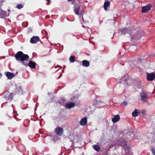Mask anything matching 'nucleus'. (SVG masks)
I'll return each mask as SVG.
<instances>
[{"label":"nucleus","instance_id":"30","mask_svg":"<svg viewBox=\"0 0 155 155\" xmlns=\"http://www.w3.org/2000/svg\"><path fill=\"white\" fill-rule=\"evenodd\" d=\"M63 68H65V66H63Z\"/></svg>","mask_w":155,"mask_h":155},{"label":"nucleus","instance_id":"20","mask_svg":"<svg viewBox=\"0 0 155 155\" xmlns=\"http://www.w3.org/2000/svg\"><path fill=\"white\" fill-rule=\"evenodd\" d=\"M92 147L97 152H99L100 150V148L98 145H93Z\"/></svg>","mask_w":155,"mask_h":155},{"label":"nucleus","instance_id":"1","mask_svg":"<svg viewBox=\"0 0 155 155\" xmlns=\"http://www.w3.org/2000/svg\"><path fill=\"white\" fill-rule=\"evenodd\" d=\"M121 32V33L124 34H125L127 32L129 33L133 39H139L142 35L140 31L130 30L129 29L126 28L122 29Z\"/></svg>","mask_w":155,"mask_h":155},{"label":"nucleus","instance_id":"16","mask_svg":"<svg viewBox=\"0 0 155 155\" xmlns=\"http://www.w3.org/2000/svg\"><path fill=\"white\" fill-rule=\"evenodd\" d=\"M110 2L109 1H106L104 3V10L107 11L108 9V7L110 6Z\"/></svg>","mask_w":155,"mask_h":155},{"label":"nucleus","instance_id":"14","mask_svg":"<svg viewBox=\"0 0 155 155\" xmlns=\"http://www.w3.org/2000/svg\"><path fill=\"white\" fill-rule=\"evenodd\" d=\"M140 113V111L139 110L136 109L132 113V116L134 117H136L138 116Z\"/></svg>","mask_w":155,"mask_h":155},{"label":"nucleus","instance_id":"12","mask_svg":"<svg viewBox=\"0 0 155 155\" xmlns=\"http://www.w3.org/2000/svg\"><path fill=\"white\" fill-rule=\"evenodd\" d=\"M120 119V117L119 115L114 116L112 118V121L113 123H115L118 121Z\"/></svg>","mask_w":155,"mask_h":155},{"label":"nucleus","instance_id":"18","mask_svg":"<svg viewBox=\"0 0 155 155\" xmlns=\"http://www.w3.org/2000/svg\"><path fill=\"white\" fill-rule=\"evenodd\" d=\"M28 65L30 67L32 68H34L35 67L36 63L32 61H30Z\"/></svg>","mask_w":155,"mask_h":155},{"label":"nucleus","instance_id":"5","mask_svg":"<svg viewBox=\"0 0 155 155\" xmlns=\"http://www.w3.org/2000/svg\"><path fill=\"white\" fill-rule=\"evenodd\" d=\"M13 97L12 94V93L8 92L5 93L4 98L6 100L10 101L12 100Z\"/></svg>","mask_w":155,"mask_h":155},{"label":"nucleus","instance_id":"25","mask_svg":"<svg viewBox=\"0 0 155 155\" xmlns=\"http://www.w3.org/2000/svg\"><path fill=\"white\" fill-rule=\"evenodd\" d=\"M151 151L153 155H155V150L153 148L151 149Z\"/></svg>","mask_w":155,"mask_h":155},{"label":"nucleus","instance_id":"7","mask_svg":"<svg viewBox=\"0 0 155 155\" xmlns=\"http://www.w3.org/2000/svg\"><path fill=\"white\" fill-rule=\"evenodd\" d=\"M147 78L148 81H152L155 78V74L153 73H148Z\"/></svg>","mask_w":155,"mask_h":155},{"label":"nucleus","instance_id":"15","mask_svg":"<svg viewBox=\"0 0 155 155\" xmlns=\"http://www.w3.org/2000/svg\"><path fill=\"white\" fill-rule=\"evenodd\" d=\"M74 12L77 15H79V11L80 10V6L79 5H75L74 6Z\"/></svg>","mask_w":155,"mask_h":155},{"label":"nucleus","instance_id":"24","mask_svg":"<svg viewBox=\"0 0 155 155\" xmlns=\"http://www.w3.org/2000/svg\"><path fill=\"white\" fill-rule=\"evenodd\" d=\"M122 104H123L124 106H126L127 104V101H124V102L122 103Z\"/></svg>","mask_w":155,"mask_h":155},{"label":"nucleus","instance_id":"3","mask_svg":"<svg viewBox=\"0 0 155 155\" xmlns=\"http://www.w3.org/2000/svg\"><path fill=\"white\" fill-rule=\"evenodd\" d=\"M140 97L141 100L143 102H145L146 101V99L148 97V96L147 93L144 91H142L140 93Z\"/></svg>","mask_w":155,"mask_h":155},{"label":"nucleus","instance_id":"4","mask_svg":"<svg viewBox=\"0 0 155 155\" xmlns=\"http://www.w3.org/2000/svg\"><path fill=\"white\" fill-rule=\"evenodd\" d=\"M119 144L124 148L127 151H126V152L127 153L129 149V147L127 144L126 141L123 139H121L120 140Z\"/></svg>","mask_w":155,"mask_h":155},{"label":"nucleus","instance_id":"10","mask_svg":"<svg viewBox=\"0 0 155 155\" xmlns=\"http://www.w3.org/2000/svg\"><path fill=\"white\" fill-rule=\"evenodd\" d=\"M5 75L9 79H12L15 76V74L13 73L7 72L5 73Z\"/></svg>","mask_w":155,"mask_h":155},{"label":"nucleus","instance_id":"22","mask_svg":"<svg viewBox=\"0 0 155 155\" xmlns=\"http://www.w3.org/2000/svg\"><path fill=\"white\" fill-rule=\"evenodd\" d=\"M48 139H49V141H50L51 140V136H48L46 137L45 139V141H46L47 142H48V141H47V140Z\"/></svg>","mask_w":155,"mask_h":155},{"label":"nucleus","instance_id":"13","mask_svg":"<svg viewBox=\"0 0 155 155\" xmlns=\"http://www.w3.org/2000/svg\"><path fill=\"white\" fill-rule=\"evenodd\" d=\"M75 105L74 103H67L65 105V107L66 108L70 109L74 107Z\"/></svg>","mask_w":155,"mask_h":155},{"label":"nucleus","instance_id":"29","mask_svg":"<svg viewBox=\"0 0 155 155\" xmlns=\"http://www.w3.org/2000/svg\"><path fill=\"white\" fill-rule=\"evenodd\" d=\"M60 67L61 68V67H60V66H56V67H55V68H56L57 67Z\"/></svg>","mask_w":155,"mask_h":155},{"label":"nucleus","instance_id":"26","mask_svg":"<svg viewBox=\"0 0 155 155\" xmlns=\"http://www.w3.org/2000/svg\"><path fill=\"white\" fill-rule=\"evenodd\" d=\"M46 1L48 2L47 3V5H49L50 2V0H46Z\"/></svg>","mask_w":155,"mask_h":155},{"label":"nucleus","instance_id":"2","mask_svg":"<svg viewBox=\"0 0 155 155\" xmlns=\"http://www.w3.org/2000/svg\"><path fill=\"white\" fill-rule=\"evenodd\" d=\"M16 59L18 61H21L24 65H26L24 62L29 58V56L27 54H24L21 51H19L15 55Z\"/></svg>","mask_w":155,"mask_h":155},{"label":"nucleus","instance_id":"21","mask_svg":"<svg viewBox=\"0 0 155 155\" xmlns=\"http://www.w3.org/2000/svg\"><path fill=\"white\" fill-rule=\"evenodd\" d=\"M69 60L71 62H74L75 61V58L74 56H71L69 58Z\"/></svg>","mask_w":155,"mask_h":155},{"label":"nucleus","instance_id":"31","mask_svg":"<svg viewBox=\"0 0 155 155\" xmlns=\"http://www.w3.org/2000/svg\"><path fill=\"white\" fill-rule=\"evenodd\" d=\"M139 61H140V62H141V61L140 59H139Z\"/></svg>","mask_w":155,"mask_h":155},{"label":"nucleus","instance_id":"8","mask_svg":"<svg viewBox=\"0 0 155 155\" xmlns=\"http://www.w3.org/2000/svg\"><path fill=\"white\" fill-rule=\"evenodd\" d=\"M55 131L57 134L61 135L63 134V130L62 128L60 127H57L55 128Z\"/></svg>","mask_w":155,"mask_h":155},{"label":"nucleus","instance_id":"9","mask_svg":"<svg viewBox=\"0 0 155 155\" xmlns=\"http://www.w3.org/2000/svg\"><path fill=\"white\" fill-rule=\"evenodd\" d=\"M39 40V38L38 36H33L30 39V42L31 43H35L38 42Z\"/></svg>","mask_w":155,"mask_h":155},{"label":"nucleus","instance_id":"28","mask_svg":"<svg viewBox=\"0 0 155 155\" xmlns=\"http://www.w3.org/2000/svg\"><path fill=\"white\" fill-rule=\"evenodd\" d=\"M141 113L142 114H144V111H142Z\"/></svg>","mask_w":155,"mask_h":155},{"label":"nucleus","instance_id":"6","mask_svg":"<svg viewBox=\"0 0 155 155\" xmlns=\"http://www.w3.org/2000/svg\"><path fill=\"white\" fill-rule=\"evenodd\" d=\"M152 7V6L150 4L143 7L142 8V12L143 13H145L150 11Z\"/></svg>","mask_w":155,"mask_h":155},{"label":"nucleus","instance_id":"19","mask_svg":"<svg viewBox=\"0 0 155 155\" xmlns=\"http://www.w3.org/2000/svg\"><path fill=\"white\" fill-rule=\"evenodd\" d=\"M16 91L18 92V94H21L23 93V90L20 86H18L15 89Z\"/></svg>","mask_w":155,"mask_h":155},{"label":"nucleus","instance_id":"23","mask_svg":"<svg viewBox=\"0 0 155 155\" xmlns=\"http://www.w3.org/2000/svg\"><path fill=\"white\" fill-rule=\"evenodd\" d=\"M16 7L18 9H20L23 7V6L21 4H19L17 5Z\"/></svg>","mask_w":155,"mask_h":155},{"label":"nucleus","instance_id":"27","mask_svg":"<svg viewBox=\"0 0 155 155\" xmlns=\"http://www.w3.org/2000/svg\"><path fill=\"white\" fill-rule=\"evenodd\" d=\"M48 95H51V93H50V92H48Z\"/></svg>","mask_w":155,"mask_h":155},{"label":"nucleus","instance_id":"11","mask_svg":"<svg viewBox=\"0 0 155 155\" xmlns=\"http://www.w3.org/2000/svg\"><path fill=\"white\" fill-rule=\"evenodd\" d=\"M87 123V117L83 118L80 122V124L82 126H85Z\"/></svg>","mask_w":155,"mask_h":155},{"label":"nucleus","instance_id":"17","mask_svg":"<svg viewBox=\"0 0 155 155\" xmlns=\"http://www.w3.org/2000/svg\"><path fill=\"white\" fill-rule=\"evenodd\" d=\"M82 65L83 66L88 67L89 66L90 63L88 61L86 60H84L82 61Z\"/></svg>","mask_w":155,"mask_h":155}]
</instances>
